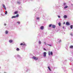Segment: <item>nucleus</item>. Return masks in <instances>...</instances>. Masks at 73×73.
I'll return each mask as SVG.
<instances>
[{"label":"nucleus","instance_id":"nucleus-1","mask_svg":"<svg viewBox=\"0 0 73 73\" xmlns=\"http://www.w3.org/2000/svg\"><path fill=\"white\" fill-rule=\"evenodd\" d=\"M49 56H50V54L52 56L53 55V52H50V51L48 52V53Z\"/></svg>","mask_w":73,"mask_h":73},{"label":"nucleus","instance_id":"nucleus-2","mask_svg":"<svg viewBox=\"0 0 73 73\" xmlns=\"http://www.w3.org/2000/svg\"><path fill=\"white\" fill-rule=\"evenodd\" d=\"M33 58L35 60H38V58L35 57V56H33Z\"/></svg>","mask_w":73,"mask_h":73},{"label":"nucleus","instance_id":"nucleus-3","mask_svg":"<svg viewBox=\"0 0 73 73\" xmlns=\"http://www.w3.org/2000/svg\"><path fill=\"white\" fill-rule=\"evenodd\" d=\"M46 53L45 52H44L43 53V56L44 57H46Z\"/></svg>","mask_w":73,"mask_h":73},{"label":"nucleus","instance_id":"nucleus-4","mask_svg":"<svg viewBox=\"0 0 73 73\" xmlns=\"http://www.w3.org/2000/svg\"><path fill=\"white\" fill-rule=\"evenodd\" d=\"M25 45V46H26V44L25 43L23 44V43H21L20 44V45Z\"/></svg>","mask_w":73,"mask_h":73},{"label":"nucleus","instance_id":"nucleus-5","mask_svg":"<svg viewBox=\"0 0 73 73\" xmlns=\"http://www.w3.org/2000/svg\"><path fill=\"white\" fill-rule=\"evenodd\" d=\"M2 6H3V8H4L5 9V10H6V8L5 7V5H4V4H3Z\"/></svg>","mask_w":73,"mask_h":73},{"label":"nucleus","instance_id":"nucleus-6","mask_svg":"<svg viewBox=\"0 0 73 73\" xmlns=\"http://www.w3.org/2000/svg\"><path fill=\"white\" fill-rule=\"evenodd\" d=\"M44 27L43 26H42L40 27V29H41L42 30H43L44 29Z\"/></svg>","mask_w":73,"mask_h":73},{"label":"nucleus","instance_id":"nucleus-7","mask_svg":"<svg viewBox=\"0 0 73 73\" xmlns=\"http://www.w3.org/2000/svg\"><path fill=\"white\" fill-rule=\"evenodd\" d=\"M52 27L53 28H55L56 27V26L55 25H52Z\"/></svg>","mask_w":73,"mask_h":73},{"label":"nucleus","instance_id":"nucleus-8","mask_svg":"<svg viewBox=\"0 0 73 73\" xmlns=\"http://www.w3.org/2000/svg\"><path fill=\"white\" fill-rule=\"evenodd\" d=\"M63 17L64 19H66L67 17V16L66 15H65Z\"/></svg>","mask_w":73,"mask_h":73},{"label":"nucleus","instance_id":"nucleus-9","mask_svg":"<svg viewBox=\"0 0 73 73\" xmlns=\"http://www.w3.org/2000/svg\"><path fill=\"white\" fill-rule=\"evenodd\" d=\"M66 25H70L69 23L68 22H66Z\"/></svg>","mask_w":73,"mask_h":73},{"label":"nucleus","instance_id":"nucleus-10","mask_svg":"<svg viewBox=\"0 0 73 73\" xmlns=\"http://www.w3.org/2000/svg\"><path fill=\"white\" fill-rule=\"evenodd\" d=\"M70 48L71 49H73V46H70Z\"/></svg>","mask_w":73,"mask_h":73},{"label":"nucleus","instance_id":"nucleus-11","mask_svg":"<svg viewBox=\"0 0 73 73\" xmlns=\"http://www.w3.org/2000/svg\"><path fill=\"white\" fill-rule=\"evenodd\" d=\"M17 13H18V11H15L14 13V14H17Z\"/></svg>","mask_w":73,"mask_h":73},{"label":"nucleus","instance_id":"nucleus-12","mask_svg":"<svg viewBox=\"0 0 73 73\" xmlns=\"http://www.w3.org/2000/svg\"><path fill=\"white\" fill-rule=\"evenodd\" d=\"M9 42H13V41L12 40H9Z\"/></svg>","mask_w":73,"mask_h":73},{"label":"nucleus","instance_id":"nucleus-13","mask_svg":"<svg viewBox=\"0 0 73 73\" xmlns=\"http://www.w3.org/2000/svg\"><path fill=\"white\" fill-rule=\"evenodd\" d=\"M16 17L15 16H13L12 17V19H13V18H16Z\"/></svg>","mask_w":73,"mask_h":73},{"label":"nucleus","instance_id":"nucleus-14","mask_svg":"<svg viewBox=\"0 0 73 73\" xmlns=\"http://www.w3.org/2000/svg\"><path fill=\"white\" fill-rule=\"evenodd\" d=\"M5 33L6 34H7L8 33V31H6L5 32Z\"/></svg>","mask_w":73,"mask_h":73},{"label":"nucleus","instance_id":"nucleus-15","mask_svg":"<svg viewBox=\"0 0 73 73\" xmlns=\"http://www.w3.org/2000/svg\"><path fill=\"white\" fill-rule=\"evenodd\" d=\"M16 50L17 51H19V50H20V49H19V48H17L16 49Z\"/></svg>","mask_w":73,"mask_h":73},{"label":"nucleus","instance_id":"nucleus-16","mask_svg":"<svg viewBox=\"0 0 73 73\" xmlns=\"http://www.w3.org/2000/svg\"><path fill=\"white\" fill-rule=\"evenodd\" d=\"M48 68L49 69V70L51 71V70H50V67L49 66H48Z\"/></svg>","mask_w":73,"mask_h":73},{"label":"nucleus","instance_id":"nucleus-17","mask_svg":"<svg viewBox=\"0 0 73 73\" xmlns=\"http://www.w3.org/2000/svg\"><path fill=\"white\" fill-rule=\"evenodd\" d=\"M73 25H71L70 26L71 29H72V28H73Z\"/></svg>","mask_w":73,"mask_h":73},{"label":"nucleus","instance_id":"nucleus-18","mask_svg":"<svg viewBox=\"0 0 73 73\" xmlns=\"http://www.w3.org/2000/svg\"><path fill=\"white\" fill-rule=\"evenodd\" d=\"M15 17H19V14H17L16 15V16H15Z\"/></svg>","mask_w":73,"mask_h":73},{"label":"nucleus","instance_id":"nucleus-19","mask_svg":"<svg viewBox=\"0 0 73 73\" xmlns=\"http://www.w3.org/2000/svg\"><path fill=\"white\" fill-rule=\"evenodd\" d=\"M58 25H59V26H61V23H60V22H59L58 23Z\"/></svg>","mask_w":73,"mask_h":73},{"label":"nucleus","instance_id":"nucleus-20","mask_svg":"<svg viewBox=\"0 0 73 73\" xmlns=\"http://www.w3.org/2000/svg\"><path fill=\"white\" fill-rule=\"evenodd\" d=\"M68 8V6H65V7H64V8Z\"/></svg>","mask_w":73,"mask_h":73},{"label":"nucleus","instance_id":"nucleus-21","mask_svg":"<svg viewBox=\"0 0 73 73\" xmlns=\"http://www.w3.org/2000/svg\"><path fill=\"white\" fill-rule=\"evenodd\" d=\"M7 11H5V15H7Z\"/></svg>","mask_w":73,"mask_h":73},{"label":"nucleus","instance_id":"nucleus-22","mask_svg":"<svg viewBox=\"0 0 73 73\" xmlns=\"http://www.w3.org/2000/svg\"><path fill=\"white\" fill-rule=\"evenodd\" d=\"M52 24H50L49 25V27H50L52 26Z\"/></svg>","mask_w":73,"mask_h":73},{"label":"nucleus","instance_id":"nucleus-23","mask_svg":"<svg viewBox=\"0 0 73 73\" xmlns=\"http://www.w3.org/2000/svg\"><path fill=\"white\" fill-rule=\"evenodd\" d=\"M17 23H18L19 24H20V22H17Z\"/></svg>","mask_w":73,"mask_h":73},{"label":"nucleus","instance_id":"nucleus-24","mask_svg":"<svg viewBox=\"0 0 73 73\" xmlns=\"http://www.w3.org/2000/svg\"><path fill=\"white\" fill-rule=\"evenodd\" d=\"M41 41H39V44H41Z\"/></svg>","mask_w":73,"mask_h":73},{"label":"nucleus","instance_id":"nucleus-25","mask_svg":"<svg viewBox=\"0 0 73 73\" xmlns=\"http://www.w3.org/2000/svg\"><path fill=\"white\" fill-rule=\"evenodd\" d=\"M36 19H37V20H39V17H37V18Z\"/></svg>","mask_w":73,"mask_h":73},{"label":"nucleus","instance_id":"nucleus-26","mask_svg":"<svg viewBox=\"0 0 73 73\" xmlns=\"http://www.w3.org/2000/svg\"><path fill=\"white\" fill-rule=\"evenodd\" d=\"M6 25H7V24H6L5 23L4 24V25H5V26H6Z\"/></svg>","mask_w":73,"mask_h":73},{"label":"nucleus","instance_id":"nucleus-27","mask_svg":"<svg viewBox=\"0 0 73 73\" xmlns=\"http://www.w3.org/2000/svg\"><path fill=\"white\" fill-rule=\"evenodd\" d=\"M58 17L59 18H60V16L59 15H58Z\"/></svg>","mask_w":73,"mask_h":73},{"label":"nucleus","instance_id":"nucleus-28","mask_svg":"<svg viewBox=\"0 0 73 73\" xmlns=\"http://www.w3.org/2000/svg\"><path fill=\"white\" fill-rule=\"evenodd\" d=\"M44 50H46V49H45V48H44Z\"/></svg>","mask_w":73,"mask_h":73},{"label":"nucleus","instance_id":"nucleus-29","mask_svg":"<svg viewBox=\"0 0 73 73\" xmlns=\"http://www.w3.org/2000/svg\"><path fill=\"white\" fill-rule=\"evenodd\" d=\"M48 45H49V46H51V45H50V44H48Z\"/></svg>","mask_w":73,"mask_h":73},{"label":"nucleus","instance_id":"nucleus-30","mask_svg":"<svg viewBox=\"0 0 73 73\" xmlns=\"http://www.w3.org/2000/svg\"><path fill=\"white\" fill-rule=\"evenodd\" d=\"M62 28L64 29V26Z\"/></svg>","mask_w":73,"mask_h":73},{"label":"nucleus","instance_id":"nucleus-31","mask_svg":"<svg viewBox=\"0 0 73 73\" xmlns=\"http://www.w3.org/2000/svg\"><path fill=\"white\" fill-rule=\"evenodd\" d=\"M59 42H61V40H60V41H59Z\"/></svg>","mask_w":73,"mask_h":73},{"label":"nucleus","instance_id":"nucleus-32","mask_svg":"<svg viewBox=\"0 0 73 73\" xmlns=\"http://www.w3.org/2000/svg\"><path fill=\"white\" fill-rule=\"evenodd\" d=\"M44 44H46V43H45V42H44Z\"/></svg>","mask_w":73,"mask_h":73},{"label":"nucleus","instance_id":"nucleus-33","mask_svg":"<svg viewBox=\"0 0 73 73\" xmlns=\"http://www.w3.org/2000/svg\"><path fill=\"white\" fill-rule=\"evenodd\" d=\"M65 5V3H64V5Z\"/></svg>","mask_w":73,"mask_h":73},{"label":"nucleus","instance_id":"nucleus-34","mask_svg":"<svg viewBox=\"0 0 73 73\" xmlns=\"http://www.w3.org/2000/svg\"><path fill=\"white\" fill-rule=\"evenodd\" d=\"M4 73H7L6 72H4Z\"/></svg>","mask_w":73,"mask_h":73},{"label":"nucleus","instance_id":"nucleus-35","mask_svg":"<svg viewBox=\"0 0 73 73\" xmlns=\"http://www.w3.org/2000/svg\"><path fill=\"white\" fill-rule=\"evenodd\" d=\"M18 3H19V2H17Z\"/></svg>","mask_w":73,"mask_h":73},{"label":"nucleus","instance_id":"nucleus-36","mask_svg":"<svg viewBox=\"0 0 73 73\" xmlns=\"http://www.w3.org/2000/svg\"><path fill=\"white\" fill-rule=\"evenodd\" d=\"M0 68H1V67H0Z\"/></svg>","mask_w":73,"mask_h":73}]
</instances>
